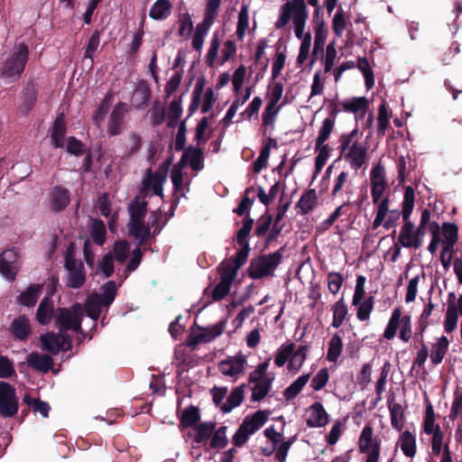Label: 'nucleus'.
I'll use <instances>...</instances> for the list:
<instances>
[{
    "label": "nucleus",
    "mask_w": 462,
    "mask_h": 462,
    "mask_svg": "<svg viewBox=\"0 0 462 462\" xmlns=\"http://www.w3.org/2000/svg\"><path fill=\"white\" fill-rule=\"evenodd\" d=\"M245 358L234 357L219 363V370L228 376H236L245 369Z\"/></svg>",
    "instance_id": "c756f323"
},
{
    "label": "nucleus",
    "mask_w": 462,
    "mask_h": 462,
    "mask_svg": "<svg viewBox=\"0 0 462 462\" xmlns=\"http://www.w3.org/2000/svg\"><path fill=\"white\" fill-rule=\"evenodd\" d=\"M457 310L453 305L448 307L445 314L444 329L447 333H451L457 328Z\"/></svg>",
    "instance_id": "680f3d73"
},
{
    "label": "nucleus",
    "mask_w": 462,
    "mask_h": 462,
    "mask_svg": "<svg viewBox=\"0 0 462 462\" xmlns=\"http://www.w3.org/2000/svg\"><path fill=\"white\" fill-rule=\"evenodd\" d=\"M114 255L116 261L124 263L127 260L129 254V243L126 240H118L114 244Z\"/></svg>",
    "instance_id": "bf43d9fd"
},
{
    "label": "nucleus",
    "mask_w": 462,
    "mask_h": 462,
    "mask_svg": "<svg viewBox=\"0 0 462 462\" xmlns=\"http://www.w3.org/2000/svg\"><path fill=\"white\" fill-rule=\"evenodd\" d=\"M328 380L329 372H328L327 368H322L313 376L312 381H310V387H312L314 391H320L326 386Z\"/></svg>",
    "instance_id": "338daca9"
},
{
    "label": "nucleus",
    "mask_w": 462,
    "mask_h": 462,
    "mask_svg": "<svg viewBox=\"0 0 462 462\" xmlns=\"http://www.w3.org/2000/svg\"><path fill=\"white\" fill-rule=\"evenodd\" d=\"M23 402L26 403L27 407L32 409L33 412L40 413V415H42L43 418L48 417V412L51 410V406H49L47 402H42L40 399L31 398L28 394L24 395Z\"/></svg>",
    "instance_id": "79ce46f5"
},
{
    "label": "nucleus",
    "mask_w": 462,
    "mask_h": 462,
    "mask_svg": "<svg viewBox=\"0 0 462 462\" xmlns=\"http://www.w3.org/2000/svg\"><path fill=\"white\" fill-rule=\"evenodd\" d=\"M50 203L52 212L63 211L69 203V189L62 186H55L51 192Z\"/></svg>",
    "instance_id": "6ab92c4d"
},
{
    "label": "nucleus",
    "mask_w": 462,
    "mask_h": 462,
    "mask_svg": "<svg viewBox=\"0 0 462 462\" xmlns=\"http://www.w3.org/2000/svg\"><path fill=\"white\" fill-rule=\"evenodd\" d=\"M127 211L128 216H130L128 223H134L136 226L141 222H144L146 213L148 212V202L145 200V197L135 196L128 204Z\"/></svg>",
    "instance_id": "a211bd4d"
},
{
    "label": "nucleus",
    "mask_w": 462,
    "mask_h": 462,
    "mask_svg": "<svg viewBox=\"0 0 462 462\" xmlns=\"http://www.w3.org/2000/svg\"><path fill=\"white\" fill-rule=\"evenodd\" d=\"M310 380V374H305L296 379L291 386L284 389L283 396L287 401H291L301 392Z\"/></svg>",
    "instance_id": "c9c22d12"
},
{
    "label": "nucleus",
    "mask_w": 462,
    "mask_h": 462,
    "mask_svg": "<svg viewBox=\"0 0 462 462\" xmlns=\"http://www.w3.org/2000/svg\"><path fill=\"white\" fill-rule=\"evenodd\" d=\"M399 327H411V318L408 315L402 316V309L397 308L393 310L388 325H386L383 333L384 338L388 340L393 339Z\"/></svg>",
    "instance_id": "2eb2a0df"
},
{
    "label": "nucleus",
    "mask_w": 462,
    "mask_h": 462,
    "mask_svg": "<svg viewBox=\"0 0 462 462\" xmlns=\"http://www.w3.org/2000/svg\"><path fill=\"white\" fill-rule=\"evenodd\" d=\"M358 306V310H356V318L360 321H366L369 319L370 314L374 310V297L371 296L366 299L365 301H361Z\"/></svg>",
    "instance_id": "0e129e2a"
},
{
    "label": "nucleus",
    "mask_w": 462,
    "mask_h": 462,
    "mask_svg": "<svg viewBox=\"0 0 462 462\" xmlns=\"http://www.w3.org/2000/svg\"><path fill=\"white\" fill-rule=\"evenodd\" d=\"M182 114L181 100L174 98L171 101L168 112L169 127L175 128L178 126L179 119Z\"/></svg>",
    "instance_id": "a18cd8bd"
},
{
    "label": "nucleus",
    "mask_w": 462,
    "mask_h": 462,
    "mask_svg": "<svg viewBox=\"0 0 462 462\" xmlns=\"http://www.w3.org/2000/svg\"><path fill=\"white\" fill-rule=\"evenodd\" d=\"M245 385H240L233 389L231 393H229L227 400L223 405L220 406V411L224 413H227L232 411V410L238 407L243 400L245 399V389H243Z\"/></svg>",
    "instance_id": "2f4dec72"
},
{
    "label": "nucleus",
    "mask_w": 462,
    "mask_h": 462,
    "mask_svg": "<svg viewBox=\"0 0 462 462\" xmlns=\"http://www.w3.org/2000/svg\"><path fill=\"white\" fill-rule=\"evenodd\" d=\"M100 42V32L95 31L90 36L85 49L84 58L93 60L94 53L97 50Z\"/></svg>",
    "instance_id": "774afa93"
},
{
    "label": "nucleus",
    "mask_w": 462,
    "mask_h": 462,
    "mask_svg": "<svg viewBox=\"0 0 462 462\" xmlns=\"http://www.w3.org/2000/svg\"><path fill=\"white\" fill-rule=\"evenodd\" d=\"M441 232L445 237L444 246H454L457 241V226L451 222H445L441 226Z\"/></svg>",
    "instance_id": "5fc2aeb1"
},
{
    "label": "nucleus",
    "mask_w": 462,
    "mask_h": 462,
    "mask_svg": "<svg viewBox=\"0 0 462 462\" xmlns=\"http://www.w3.org/2000/svg\"><path fill=\"white\" fill-rule=\"evenodd\" d=\"M221 4V0H207L206 16L204 17V34L207 30L213 24L217 15V12Z\"/></svg>",
    "instance_id": "a19ab883"
},
{
    "label": "nucleus",
    "mask_w": 462,
    "mask_h": 462,
    "mask_svg": "<svg viewBox=\"0 0 462 462\" xmlns=\"http://www.w3.org/2000/svg\"><path fill=\"white\" fill-rule=\"evenodd\" d=\"M90 236L98 246H102L106 243V229L101 219L96 218L93 220L92 226H90Z\"/></svg>",
    "instance_id": "58836bf2"
},
{
    "label": "nucleus",
    "mask_w": 462,
    "mask_h": 462,
    "mask_svg": "<svg viewBox=\"0 0 462 462\" xmlns=\"http://www.w3.org/2000/svg\"><path fill=\"white\" fill-rule=\"evenodd\" d=\"M42 284H30L25 291H22L20 296L17 297V304L27 308L33 307L38 301L41 293H42Z\"/></svg>",
    "instance_id": "aec40b11"
},
{
    "label": "nucleus",
    "mask_w": 462,
    "mask_h": 462,
    "mask_svg": "<svg viewBox=\"0 0 462 462\" xmlns=\"http://www.w3.org/2000/svg\"><path fill=\"white\" fill-rule=\"evenodd\" d=\"M308 18L309 12L305 0H288L281 5L279 16L274 23L275 28L281 30L291 21L295 37L301 42L297 57L299 65H303L307 60L311 47V33L305 32Z\"/></svg>",
    "instance_id": "f257e3e1"
},
{
    "label": "nucleus",
    "mask_w": 462,
    "mask_h": 462,
    "mask_svg": "<svg viewBox=\"0 0 462 462\" xmlns=\"http://www.w3.org/2000/svg\"><path fill=\"white\" fill-rule=\"evenodd\" d=\"M102 306L101 296L97 293H94L88 298V302H86V314H88V317L90 318V319L97 320L101 315Z\"/></svg>",
    "instance_id": "4c0bfd02"
},
{
    "label": "nucleus",
    "mask_w": 462,
    "mask_h": 462,
    "mask_svg": "<svg viewBox=\"0 0 462 462\" xmlns=\"http://www.w3.org/2000/svg\"><path fill=\"white\" fill-rule=\"evenodd\" d=\"M273 223V216L271 214H264L257 219L256 228H254V235L258 237L265 236L269 230L272 229Z\"/></svg>",
    "instance_id": "603ef678"
},
{
    "label": "nucleus",
    "mask_w": 462,
    "mask_h": 462,
    "mask_svg": "<svg viewBox=\"0 0 462 462\" xmlns=\"http://www.w3.org/2000/svg\"><path fill=\"white\" fill-rule=\"evenodd\" d=\"M393 400L394 396L388 400L390 422L395 430L401 432L404 423V409L401 403L394 402Z\"/></svg>",
    "instance_id": "a878e982"
},
{
    "label": "nucleus",
    "mask_w": 462,
    "mask_h": 462,
    "mask_svg": "<svg viewBox=\"0 0 462 462\" xmlns=\"http://www.w3.org/2000/svg\"><path fill=\"white\" fill-rule=\"evenodd\" d=\"M127 230L130 236L139 240V246L144 245L148 243V240L152 238L150 226L145 225L144 222H139L136 226L133 225V223H127Z\"/></svg>",
    "instance_id": "c85d7f7f"
},
{
    "label": "nucleus",
    "mask_w": 462,
    "mask_h": 462,
    "mask_svg": "<svg viewBox=\"0 0 462 462\" xmlns=\"http://www.w3.org/2000/svg\"><path fill=\"white\" fill-rule=\"evenodd\" d=\"M52 312V300L45 296L38 305L37 312H35V320H37L40 325L46 326L51 323Z\"/></svg>",
    "instance_id": "bb28decb"
},
{
    "label": "nucleus",
    "mask_w": 462,
    "mask_h": 462,
    "mask_svg": "<svg viewBox=\"0 0 462 462\" xmlns=\"http://www.w3.org/2000/svg\"><path fill=\"white\" fill-rule=\"evenodd\" d=\"M73 245L69 246L67 256H65V269L68 270L67 286L71 289H79L84 285L86 275L84 263L72 256Z\"/></svg>",
    "instance_id": "9d476101"
},
{
    "label": "nucleus",
    "mask_w": 462,
    "mask_h": 462,
    "mask_svg": "<svg viewBox=\"0 0 462 462\" xmlns=\"http://www.w3.org/2000/svg\"><path fill=\"white\" fill-rule=\"evenodd\" d=\"M149 114L153 126L162 125L165 119V108L160 101L153 103L152 108L149 109Z\"/></svg>",
    "instance_id": "e2e57ef3"
},
{
    "label": "nucleus",
    "mask_w": 462,
    "mask_h": 462,
    "mask_svg": "<svg viewBox=\"0 0 462 462\" xmlns=\"http://www.w3.org/2000/svg\"><path fill=\"white\" fill-rule=\"evenodd\" d=\"M101 302L103 306L109 307L112 303H114L115 298L116 296V282L114 281H109L104 283L101 287Z\"/></svg>",
    "instance_id": "49530a36"
},
{
    "label": "nucleus",
    "mask_w": 462,
    "mask_h": 462,
    "mask_svg": "<svg viewBox=\"0 0 462 462\" xmlns=\"http://www.w3.org/2000/svg\"><path fill=\"white\" fill-rule=\"evenodd\" d=\"M369 102L365 97H354L344 103V110L351 113L359 111L365 113L368 109Z\"/></svg>",
    "instance_id": "09e8293b"
},
{
    "label": "nucleus",
    "mask_w": 462,
    "mask_h": 462,
    "mask_svg": "<svg viewBox=\"0 0 462 462\" xmlns=\"http://www.w3.org/2000/svg\"><path fill=\"white\" fill-rule=\"evenodd\" d=\"M273 379H263L262 382L254 383L253 389V395H251V399L254 402H260L263 400L268 393L271 391Z\"/></svg>",
    "instance_id": "c03bdc74"
},
{
    "label": "nucleus",
    "mask_w": 462,
    "mask_h": 462,
    "mask_svg": "<svg viewBox=\"0 0 462 462\" xmlns=\"http://www.w3.org/2000/svg\"><path fill=\"white\" fill-rule=\"evenodd\" d=\"M310 415L306 420V425L310 428H320L327 425L329 421L328 419V413L323 408L322 403L314 402L310 406Z\"/></svg>",
    "instance_id": "412c9836"
},
{
    "label": "nucleus",
    "mask_w": 462,
    "mask_h": 462,
    "mask_svg": "<svg viewBox=\"0 0 462 462\" xmlns=\"http://www.w3.org/2000/svg\"><path fill=\"white\" fill-rule=\"evenodd\" d=\"M199 332L191 333L188 336L185 346V356L182 359V365L187 370L199 365V357L195 356L193 352L196 346L201 343V328L199 327Z\"/></svg>",
    "instance_id": "4468645a"
},
{
    "label": "nucleus",
    "mask_w": 462,
    "mask_h": 462,
    "mask_svg": "<svg viewBox=\"0 0 462 462\" xmlns=\"http://www.w3.org/2000/svg\"><path fill=\"white\" fill-rule=\"evenodd\" d=\"M369 180H371V187L375 185L389 186L386 182L385 168L381 164V162L373 166L371 175H369Z\"/></svg>",
    "instance_id": "de8ad7c7"
},
{
    "label": "nucleus",
    "mask_w": 462,
    "mask_h": 462,
    "mask_svg": "<svg viewBox=\"0 0 462 462\" xmlns=\"http://www.w3.org/2000/svg\"><path fill=\"white\" fill-rule=\"evenodd\" d=\"M29 49L27 44L20 42L12 55L1 68V76L11 80L19 79L28 61Z\"/></svg>",
    "instance_id": "39448f33"
},
{
    "label": "nucleus",
    "mask_w": 462,
    "mask_h": 462,
    "mask_svg": "<svg viewBox=\"0 0 462 462\" xmlns=\"http://www.w3.org/2000/svg\"><path fill=\"white\" fill-rule=\"evenodd\" d=\"M233 282L221 280L215 286V289L212 290V300H224L226 296L228 295L230 287L232 286Z\"/></svg>",
    "instance_id": "69168bd1"
},
{
    "label": "nucleus",
    "mask_w": 462,
    "mask_h": 462,
    "mask_svg": "<svg viewBox=\"0 0 462 462\" xmlns=\"http://www.w3.org/2000/svg\"><path fill=\"white\" fill-rule=\"evenodd\" d=\"M279 113V106L273 103H267L265 109H263L262 119L263 125L265 127H270L273 130V126L275 125V116Z\"/></svg>",
    "instance_id": "13d9d810"
},
{
    "label": "nucleus",
    "mask_w": 462,
    "mask_h": 462,
    "mask_svg": "<svg viewBox=\"0 0 462 462\" xmlns=\"http://www.w3.org/2000/svg\"><path fill=\"white\" fill-rule=\"evenodd\" d=\"M318 207V196L315 189H306L296 203V208L300 215H307Z\"/></svg>",
    "instance_id": "5701e85b"
},
{
    "label": "nucleus",
    "mask_w": 462,
    "mask_h": 462,
    "mask_svg": "<svg viewBox=\"0 0 462 462\" xmlns=\"http://www.w3.org/2000/svg\"><path fill=\"white\" fill-rule=\"evenodd\" d=\"M21 255L15 247L9 248L0 254V273L9 282H14L21 264L19 260Z\"/></svg>",
    "instance_id": "f8f14e48"
},
{
    "label": "nucleus",
    "mask_w": 462,
    "mask_h": 462,
    "mask_svg": "<svg viewBox=\"0 0 462 462\" xmlns=\"http://www.w3.org/2000/svg\"><path fill=\"white\" fill-rule=\"evenodd\" d=\"M401 449L408 458H413L416 454V439L415 435L410 430H405L399 438Z\"/></svg>",
    "instance_id": "473e14b6"
},
{
    "label": "nucleus",
    "mask_w": 462,
    "mask_h": 462,
    "mask_svg": "<svg viewBox=\"0 0 462 462\" xmlns=\"http://www.w3.org/2000/svg\"><path fill=\"white\" fill-rule=\"evenodd\" d=\"M448 346L449 340L446 336H441L435 343H433L430 350V360L433 365H439L441 364L446 353L448 351Z\"/></svg>",
    "instance_id": "cd10ccee"
},
{
    "label": "nucleus",
    "mask_w": 462,
    "mask_h": 462,
    "mask_svg": "<svg viewBox=\"0 0 462 462\" xmlns=\"http://www.w3.org/2000/svg\"><path fill=\"white\" fill-rule=\"evenodd\" d=\"M282 248L270 254H262L250 259L246 275L253 280H263L275 276V271L282 263Z\"/></svg>",
    "instance_id": "20e7f679"
},
{
    "label": "nucleus",
    "mask_w": 462,
    "mask_h": 462,
    "mask_svg": "<svg viewBox=\"0 0 462 462\" xmlns=\"http://www.w3.org/2000/svg\"><path fill=\"white\" fill-rule=\"evenodd\" d=\"M343 351L342 337L336 333L331 336L328 342V350H327L326 359L330 363H337Z\"/></svg>",
    "instance_id": "72a5a7b5"
},
{
    "label": "nucleus",
    "mask_w": 462,
    "mask_h": 462,
    "mask_svg": "<svg viewBox=\"0 0 462 462\" xmlns=\"http://www.w3.org/2000/svg\"><path fill=\"white\" fill-rule=\"evenodd\" d=\"M254 220L253 217L246 216L242 221V227L237 230L236 243L241 248L237 250L234 256L223 261L219 265L220 280L231 281L237 276V272L246 263L250 254V245L247 238L254 226Z\"/></svg>",
    "instance_id": "f03ea898"
},
{
    "label": "nucleus",
    "mask_w": 462,
    "mask_h": 462,
    "mask_svg": "<svg viewBox=\"0 0 462 462\" xmlns=\"http://www.w3.org/2000/svg\"><path fill=\"white\" fill-rule=\"evenodd\" d=\"M29 365L40 373H48L51 370L52 358L49 355H43L37 352H31L26 357Z\"/></svg>",
    "instance_id": "b1692460"
},
{
    "label": "nucleus",
    "mask_w": 462,
    "mask_h": 462,
    "mask_svg": "<svg viewBox=\"0 0 462 462\" xmlns=\"http://www.w3.org/2000/svg\"><path fill=\"white\" fill-rule=\"evenodd\" d=\"M171 159H166L156 171L152 172L148 169L143 180V188H141L139 196L146 197L148 190L152 189V193L157 197L162 198V184L166 180L167 173H169Z\"/></svg>",
    "instance_id": "423d86ee"
},
{
    "label": "nucleus",
    "mask_w": 462,
    "mask_h": 462,
    "mask_svg": "<svg viewBox=\"0 0 462 462\" xmlns=\"http://www.w3.org/2000/svg\"><path fill=\"white\" fill-rule=\"evenodd\" d=\"M171 7L170 0H157L152 5L149 15L154 20L166 19L171 14Z\"/></svg>",
    "instance_id": "f704fd0d"
},
{
    "label": "nucleus",
    "mask_w": 462,
    "mask_h": 462,
    "mask_svg": "<svg viewBox=\"0 0 462 462\" xmlns=\"http://www.w3.org/2000/svg\"><path fill=\"white\" fill-rule=\"evenodd\" d=\"M333 322H331V327L338 328L342 326L347 315V306L344 302L343 298L339 299V300L336 301L333 305Z\"/></svg>",
    "instance_id": "ea45409f"
},
{
    "label": "nucleus",
    "mask_w": 462,
    "mask_h": 462,
    "mask_svg": "<svg viewBox=\"0 0 462 462\" xmlns=\"http://www.w3.org/2000/svg\"><path fill=\"white\" fill-rule=\"evenodd\" d=\"M114 100V94L111 92L106 93L105 98H103L100 106L97 107L96 115L93 116L94 123L98 125L104 120L106 113L109 111L110 105Z\"/></svg>",
    "instance_id": "864d4df0"
},
{
    "label": "nucleus",
    "mask_w": 462,
    "mask_h": 462,
    "mask_svg": "<svg viewBox=\"0 0 462 462\" xmlns=\"http://www.w3.org/2000/svg\"><path fill=\"white\" fill-rule=\"evenodd\" d=\"M8 330L14 340L26 341L32 333L30 319L25 315L18 316L13 319Z\"/></svg>",
    "instance_id": "dca6fc26"
},
{
    "label": "nucleus",
    "mask_w": 462,
    "mask_h": 462,
    "mask_svg": "<svg viewBox=\"0 0 462 462\" xmlns=\"http://www.w3.org/2000/svg\"><path fill=\"white\" fill-rule=\"evenodd\" d=\"M226 427L220 426L217 430H216L215 433L211 435L208 439H210V448L213 449H221L224 448L228 443V439L226 437Z\"/></svg>",
    "instance_id": "6e6d98bb"
},
{
    "label": "nucleus",
    "mask_w": 462,
    "mask_h": 462,
    "mask_svg": "<svg viewBox=\"0 0 462 462\" xmlns=\"http://www.w3.org/2000/svg\"><path fill=\"white\" fill-rule=\"evenodd\" d=\"M268 419V411H258L254 413L251 418H245L244 422L238 427V429H244L246 433L254 434L259 429L263 427L264 423H266Z\"/></svg>",
    "instance_id": "393cba45"
},
{
    "label": "nucleus",
    "mask_w": 462,
    "mask_h": 462,
    "mask_svg": "<svg viewBox=\"0 0 462 462\" xmlns=\"http://www.w3.org/2000/svg\"><path fill=\"white\" fill-rule=\"evenodd\" d=\"M316 162H314V167H316V172L319 173L322 171V168L326 165L327 160L329 157L330 148L328 144L322 143L318 145L316 142Z\"/></svg>",
    "instance_id": "3c124183"
},
{
    "label": "nucleus",
    "mask_w": 462,
    "mask_h": 462,
    "mask_svg": "<svg viewBox=\"0 0 462 462\" xmlns=\"http://www.w3.org/2000/svg\"><path fill=\"white\" fill-rule=\"evenodd\" d=\"M127 112V106L125 103H118L109 116L108 134L110 136H116L123 133L125 125V114Z\"/></svg>",
    "instance_id": "f3484780"
},
{
    "label": "nucleus",
    "mask_w": 462,
    "mask_h": 462,
    "mask_svg": "<svg viewBox=\"0 0 462 462\" xmlns=\"http://www.w3.org/2000/svg\"><path fill=\"white\" fill-rule=\"evenodd\" d=\"M83 317L80 305L76 303L72 309L59 308L56 311L55 322L60 331L72 330L82 333L81 320Z\"/></svg>",
    "instance_id": "0eeeda50"
},
{
    "label": "nucleus",
    "mask_w": 462,
    "mask_h": 462,
    "mask_svg": "<svg viewBox=\"0 0 462 462\" xmlns=\"http://www.w3.org/2000/svg\"><path fill=\"white\" fill-rule=\"evenodd\" d=\"M359 452L367 455L365 462H378L381 453V442L373 438V427L367 423L361 430L358 439Z\"/></svg>",
    "instance_id": "1a4fd4ad"
},
{
    "label": "nucleus",
    "mask_w": 462,
    "mask_h": 462,
    "mask_svg": "<svg viewBox=\"0 0 462 462\" xmlns=\"http://www.w3.org/2000/svg\"><path fill=\"white\" fill-rule=\"evenodd\" d=\"M15 376L14 365L7 356H0V379H9Z\"/></svg>",
    "instance_id": "052dcab7"
},
{
    "label": "nucleus",
    "mask_w": 462,
    "mask_h": 462,
    "mask_svg": "<svg viewBox=\"0 0 462 462\" xmlns=\"http://www.w3.org/2000/svg\"><path fill=\"white\" fill-rule=\"evenodd\" d=\"M344 152V159L350 164V167L356 171L360 170L367 160V147L356 141L352 143L350 149Z\"/></svg>",
    "instance_id": "ddd939ff"
},
{
    "label": "nucleus",
    "mask_w": 462,
    "mask_h": 462,
    "mask_svg": "<svg viewBox=\"0 0 462 462\" xmlns=\"http://www.w3.org/2000/svg\"><path fill=\"white\" fill-rule=\"evenodd\" d=\"M335 127V119L334 118H325L322 121V125L320 129H319L318 137L316 142L318 145L325 143L327 140L329 139L330 134L334 130Z\"/></svg>",
    "instance_id": "4d7b16f0"
},
{
    "label": "nucleus",
    "mask_w": 462,
    "mask_h": 462,
    "mask_svg": "<svg viewBox=\"0 0 462 462\" xmlns=\"http://www.w3.org/2000/svg\"><path fill=\"white\" fill-rule=\"evenodd\" d=\"M17 411L18 398L14 387L5 381H0V416L12 418Z\"/></svg>",
    "instance_id": "9b49d317"
},
{
    "label": "nucleus",
    "mask_w": 462,
    "mask_h": 462,
    "mask_svg": "<svg viewBox=\"0 0 462 462\" xmlns=\"http://www.w3.org/2000/svg\"><path fill=\"white\" fill-rule=\"evenodd\" d=\"M294 350V344H283L276 350L274 364L275 365L282 367L284 364L291 357Z\"/></svg>",
    "instance_id": "8fccbe9b"
},
{
    "label": "nucleus",
    "mask_w": 462,
    "mask_h": 462,
    "mask_svg": "<svg viewBox=\"0 0 462 462\" xmlns=\"http://www.w3.org/2000/svg\"><path fill=\"white\" fill-rule=\"evenodd\" d=\"M201 162V149H193L189 148L183 152L180 163L181 164H189L191 170L197 171L200 167Z\"/></svg>",
    "instance_id": "e433bc0d"
},
{
    "label": "nucleus",
    "mask_w": 462,
    "mask_h": 462,
    "mask_svg": "<svg viewBox=\"0 0 462 462\" xmlns=\"http://www.w3.org/2000/svg\"><path fill=\"white\" fill-rule=\"evenodd\" d=\"M42 348L51 355H57L63 350L60 346V337L55 332H46L40 336Z\"/></svg>",
    "instance_id": "7c9ffc66"
},
{
    "label": "nucleus",
    "mask_w": 462,
    "mask_h": 462,
    "mask_svg": "<svg viewBox=\"0 0 462 462\" xmlns=\"http://www.w3.org/2000/svg\"><path fill=\"white\" fill-rule=\"evenodd\" d=\"M414 189L411 186H406L403 191L402 217L403 225L401 233L398 236V243H402L403 240H409L414 237V224L411 221V215L414 209Z\"/></svg>",
    "instance_id": "6e6552de"
},
{
    "label": "nucleus",
    "mask_w": 462,
    "mask_h": 462,
    "mask_svg": "<svg viewBox=\"0 0 462 462\" xmlns=\"http://www.w3.org/2000/svg\"><path fill=\"white\" fill-rule=\"evenodd\" d=\"M376 216L373 220V229H377L381 226L383 220L385 218L386 215L389 213V206H390V198L386 196L382 198L380 202L376 203Z\"/></svg>",
    "instance_id": "37998d69"
},
{
    "label": "nucleus",
    "mask_w": 462,
    "mask_h": 462,
    "mask_svg": "<svg viewBox=\"0 0 462 462\" xmlns=\"http://www.w3.org/2000/svg\"><path fill=\"white\" fill-rule=\"evenodd\" d=\"M179 430H180L186 443L190 445V456L194 462H199L201 456V422L199 407L190 405L182 410L179 415Z\"/></svg>",
    "instance_id": "7ed1b4c3"
},
{
    "label": "nucleus",
    "mask_w": 462,
    "mask_h": 462,
    "mask_svg": "<svg viewBox=\"0 0 462 462\" xmlns=\"http://www.w3.org/2000/svg\"><path fill=\"white\" fill-rule=\"evenodd\" d=\"M66 134V125L65 118L63 113H60L52 124L51 126V144L54 148H63L64 147V137Z\"/></svg>",
    "instance_id": "4be33fe9"
}]
</instances>
